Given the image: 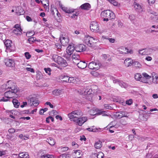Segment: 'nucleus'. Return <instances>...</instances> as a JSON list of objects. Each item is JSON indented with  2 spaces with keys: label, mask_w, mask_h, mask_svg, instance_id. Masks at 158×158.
<instances>
[{
  "label": "nucleus",
  "mask_w": 158,
  "mask_h": 158,
  "mask_svg": "<svg viewBox=\"0 0 158 158\" xmlns=\"http://www.w3.org/2000/svg\"><path fill=\"white\" fill-rule=\"evenodd\" d=\"M101 15L103 19V21H106L114 19L115 16L113 12L109 10L104 11L101 13Z\"/></svg>",
  "instance_id": "obj_1"
},
{
  "label": "nucleus",
  "mask_w": 158,
  "mask_h": 158,
  "mask_svg": "<svg viewBox=\"0 0 158 158\" xmlns=\"http://www.w3.org/2000/svg\"><path fill=\"white\" fill-rule=\"evenodd\" d=\"M82 113L80 110H76L69 113L68 114V116L71 120L76 122L79 117L82 115Z\"/></svg>",
  "instance_id": "obj_2"
},
{
  "label": "nucleus",
  "mask_w": 158,
  "mask_h": 158,
  "mask_svg": "<svg viewBox=\"0 0 158 158\" xmlns=\"http://www.w3.org/2000/svg\"><path fill=\"white\" fill-rule=\"evenodd\" d=\"M98 40L97 38H94L89 35L85 36L84 41L85 43L89 47H93L94 44L98 42Z\"/></svg>",
  "instance_id": "obj_3"
},
{
  "label": "nucleus",
  "mask_w": 158,
  "mask_h": 158,
  "mask_svg": "<svg viewBox=\"0 0 158 158\" xmlns=\"http://www.w3.org/2000/svg\"><path fill=\"white\" fill-rule=\"evenodd\" d=\"M101 66L100 62L98 60H94L90 62L88 65L89 68L91 69L97 70Z\"/></svg>",
  "instance_id": "obj_4"
},
{
  "label": "nucleus",
  "mask_w": 158,
  "mask_h": 158,
  "mask_svg": "<svg viewBox=\"0 0 158 158\" xmlns=\"http://www.w3.org/2000/svg\"><path fill=\"white\" fill-rule=\"evenodd\" d=\"M4 44L6 48V51L8 52H13L15 50V47L14 45H12V42L11 40H6L4 42Z\"/></svg>",
  "instance_id": "obj_5"
},
{
  "label": "nucleus",
  "mask_w": 158,
  "mask_h": 158,
  "mask_svg": "<svg viewBox=\"0 0 158 158\" xmlns=\"http://www.w3.org/2000/svg\"><path fill=\"white\" fill-rule=\"evenodd\" d=\"M18 90H9L6 91L4 93V96H7L9 99L13 98H16L17 97V95L16 93Z\"/></svg>",
  "instance_id": "obj_6"
},
{
  "label": "nucleus",
  "mask_w": 158,
  "mask_h": 158,
  "mask_svg": "<svg viewBox=\"0 0 158 158\" xmlns=\"http://www.w3.org/2000/svg\"><path fill=\"white\" fill-rule=\"evenodd\" d=\"M90 28L92 32H98L99 31V25L96 21H93L91 22Z\"/></svg>",
  "instance_id": "obj_7"
},
{
  "label": "nucleus",
  "mask_w": 158,
  "mask_h": 158,
  "mask_svg": "<svg viewBox=\"0 0 158 158\" xmlns=\"http://www.w3.org/2000/svg\"><path fill=\"white\" fill-rule=\"evenodd\" d=\"M6 89H10V90H18L16 86V84L12 81H8L6 85Z\"/></svg>",
  "instance_id": "obj_8"
},
{
  "label": "nucleus",
  "mask_w": 158,
  "mask_h": 158,
  "mask_svg": "<svg viewBox=\"0 0 158 158\" xmlns=\"http://www.w3.org/2000/svg\"><path fill=\"white\" fill-rule=\"evenodd\" d=\"M141 77V81L143 83H148L150 84L152 83V82L149 81V80L151 78V76L148 75L146 73H143Z\"/></svg>",
  "instance_id": "obj_9"
},
{
  "label": "nucleus",
  "mask_w": 158,
  "mask_h": 158,
  "mask_svg": "<svg viewBox=\"0 0 158 158\" xmlns=\"http://www.w3.org/2000/svg\"><path fill=\"white\" fill-rule=\"evenodd\" d=\"M28 103L30 106H37L39 104V101L35 98L32 97L28 100Z\"/></svg>",
  "instance_id": "obj_10"
},
{
  "label": "nucleus",
  "mask_w": 158,
  "mask_h": 158,
  "mask_svg": "<svg viewBox=\"0 0 158 158\" xmlns=\"http://www.w3.org/2000/svg\"><path fill=\"white\" fill-rule=\"evenodd\" d=\"M87 120L88 118L87 117L83 116L81 117H79L75 122L77 125L81 126Z\"/></svg>",
  "instance_id": "obj_11"
},
{
  "label": "nucleus",
  "mask_w": 158,
  "mask_h": 158,
  "mask_svg": "<svg viewBox=\"0 0 158 158\" xmlns=\"http://www.w3.org/2000/svg\"><path fill=\"white\" fill-rule=\"evenodd\" d=\"M152 49L151 48H147L139 50V53L142 55H148L152 53Z\"/></svg>",
  "instance_id": "obj_12"
},
{
  "label": "nucleus",
  "mask_w": 158,
  "mask_h": 158,
  "mask_svg": "<svg viewBox=\"0 0 158 158\" xmlns=\"http://www.w3.org/2000/svg\"><path fill=\"white\" fill-rule=\"evenodd\" d=\"M4 62L6 66L11 67L15 66V63L14 60L10 59H5Z\"/></svg>",
  "instance_id": "obj_13"
},
{
  "label": "nucleus",
  "mask_w": 158,
  "mask_h": 158,
  "mask_svg": "<svg viewBox=\"0 0 158 158\" xmlns=\"http://www.w3.org/2000/svg\"><path fill=\"white\" fill-rule=\"evenodd\" d=\"M56 62L63 67H65L67 65L66 60L60 56L58 58V61Z\"/></svg>",
  "instance_id": "obj_14"
},
{
  "label": "nucleus",
  "mask_w": 158,
  "mask_h": 158,
  "mask_svg": "<svg viewBox=\"0 0 158 158\" xmlns=\"http://www.w3.org/2000/svg\"><path fill=\"white\" fill-rule=\"evenodd\" d=\"M135 9L137 12L139 13H142L143 12V6L137 3H135L134 4Z\"/></svg>",
  "instance_id": "obj_15"
},
{
  "label": "nucleus",
  "mask_w": 158,
  "mask_h": 158,
  "mask_svg": "<svg viewBox=\"0 0 158 158\" xmlns=\"http://www.w3.org/2000/svg\"><path fill=\"white\" fill-rule=\"evenodd\" d=\"M75 50L79 52H81L85 51L86 49V46L83 44H80L76 46Z\"/></svg>",
  "instance_id": "obj_16"
},
{
  "label": "nucleus",
  "mask_w": 158,
  "mask_h": 158,
  "mask_svg": "<svg viewBox=\"0 0 158 158\" xmlns=\"http://www.w3.org/2000/svg\"><path fill=\"white\" fill-rule=\"evenodd\" d=\"M75 50V48L73 45L70 44L66 49V52L69 55H70L73 54V52Z\"/></svg>",
  "instance_id": "obj_17"
},
{
  "label": "nucleus",
  "mask_w": 158,
  "mask_h": 158,
  "mask_svg": "<svg viewBox=\"0 0 158 158\" xmlns=\"http://www.w3.org/2000/svg\"><path fill=\"white\" fill-rule=\"evenodd\" d=\"M90 89H86L85 88H82L78 91V93L80 94L84 95H90Z\"/></svg>",
  "instance_id": "obj_18"
},
{
  "label": "nucleus",
  "mask_w": 158,
  "mask_h": 158,
  "mask_svg": "<svg viewBox=\"0 0 158 158\" xmlns=\"http://www.w3.org/2000/svg\"><path fill=\"white\" fill-rule=\"evenodd\" d=\"M75 64H77L79 68L81 69L85 68L87 65V64L85 62L81 61L77 62V63Z\"/></svg>",
  "instance_id": "obj_19"
},
{
  "label": "nucleus",
  "mask_w": 158,
  "mask_h": 158,
  "mask_svg": "<svg viewBox=\"0 0 158 158\" xmlns=\"http://www.w3.org/2000/svg\"><path fill=\"white\" fill-rule=\"evenodd\" d=\"M59 6L61 9L66 13H71L74 11V10L72 9L63 6L61 4H59Z\"/></svg>",
  "instance_id": "obj_20"
},
{
  "label": "nucleus",
  "mask_w": 158,
  "mask_h": 158,
  "mask_svg": "<svg viewBox=\"0 0 158 158\" xmlns=\"http://www.w3.org/2000/svg\"><path fill=\"white\" fill-rule=\"evenodd\" d=\"M73 155L74 158H79L82 156V153L81 150H76L74 151Z\"/></svg>",
  "instance_id": "obj_21"
},
{
  "label": "nucleus",
  "mask_w": 158,
  "mask_h": 158,
  "mask_svg": "<svg viewBox=\"0 0 158 158\" xmlns=\"http://www.w3.org/2000/svg\"><path fill=\"white\" fill-rule=\"evenodd\" d=\"M69 83H72L74 84H77L79 81V79L74 77H69Z\"/></svg>",
  "instance_id": "obj_22"
},
{
  "label": "nucleus",
  "mask_w": 158,
  "mask_h": 158,
  "mask_svg": "<svg viewBox=\"0 0 158 158\" xmlns=\"http://www.w3.org/2000/svg\"><path fill=\"white\" fill-rule=\"evenodd\" d=\"M72 58L73 63L74 64H75L77 63V62L79 61L80 57L79 55L74 54L72 55Z\"/></svg>",
  "instance_id": "obj_23"
},
{
  "label": "nucleus",
  "mask_w": 158,
  "mask_h": 158,
  "mask_svg": "<svg viewBox=\"0 0 158 158\" xmlns=\"http://www.w3.org/2000/svg\"><path fill=\"white\" fill-rule=\"evenodd\" d=\"M132 62V60L130 58H127L124 61V63L125 66L127 67L131 66Z\"/></svg>",
  "instance_id": "obj_24"
},
{
  "label": "nucleus",
  "mask_w": 158,
  "mask_h": 158,
  "mask_svg": "<svg viewBox=\"0 0 158 158\" xmlns=\"http://www.w3.org/2000/svg\"><path fill=\"white\" fill-rule=\"evenodd\" d=\"M90 5L88 3H85L81 6V8L83 10H88L90 8Z\"/></svg>",
  "instance_id": "obj_25"
},
{
  "label": "nucleus",
  "mask_w": 158,
  "mask_h": 158,
  "mask_svg": "<svg viewBox=\"0 0 158 158\" xmlns=\"http://www.w3.org/2000/svg\"><path fill=\"white\" fill-rule=\"evenodd\" d=\"M19 158H28V154L27 152H22L19 154Z\"/></svg>",
  "instance_id": "obj_26"
},
{
  "label": "nucleus",
  "mask_w": 158,
  "mask_h": 158,
  "mask_svg": "<svg viewBox=\"0 0 158 158\" xmlns=\"http://www.w3.org/2000/svg\"><path fill=\"white\" fill-rule=\"evenodd\" d=\"M47 141L51 145H54L55 143L54 139L51 137H49L47 139Z\"/></svg>",
  "instance_id": "obj_27"
},
{
  "label": "nucleus",
  "mask_w": 158,
  "mask_h": 158,
  "mask_svg": "<svg viewBox=\"0 0 158 158\" xmlns=\"http://www.w3.org/2000/svg\"><path fill=\"white\" fill-rule=\"evenodd\" d=\"M62 90L59 89H56L52 91V94L53 95L58 96L61 94Z\"/></svg>",
  "instance_id": "obj_28"
},
{
  "label": "nucleus",
  "mask_w": 158,
  "mask_h": 158,
  "mask_svg": "<svg viewBox=\"0 0 158 158\" xmlns=\"http://www.w3.org/2000/svg\"><path fill=\"white\" fill-rule=\"evenodd\" d=\"M123 50L125 51L126 52L121 51L120 53L121 54H124L127 53H129L131 54L133 53V51L132 50H130V51H128V49L127 48L123 47Z\"/></svg>",
  "instance_id": "obj_29"
},
{
  "label": "nucleus",
  "mask_w": 158,
  "mask_h": 158,
  "mask_svg": "<svg viewBox=\"0 0 158 158\" xmlns=\"http://www.w3.org/2000/svg\"><path fill=\"white\" fill-rule=\"evenodd\" d=\"M98 115H102L103 116H108V115L106 114L105 111L102 110H98Z\"/></svg>",
  "instance_id": "obj_30"
},
{
  "label": "nucleus",
  "mask_w": 158,
  "mask_h": 158,
  "mask_svg": "<svg viewBox=\"0 0 158 158\" xmlns=\"http://www.w3.org/2000/svg\"><path fill=\"white\" fill-rule=\"evenodd\" d=\"M15 107L16 108H18L20 103L18 102V101L16 99H13L12 101Z\"/></svg>",
  "instance_id": "obj_31"
},
{
  "label": "nucleus",
  "mask_w": 158,
  "mask_h": 158,
  "mask_svg": "<svg viewBox=\"0 0 158 158\" xmlns=\"http://www.w3.org/2000/svg\"><path fill=\"white\" fill-rule=\"evenodd\" d=\"M102 142L100 141H98L95 143L94 144L95 148L97 149H99L102 147Z\"/></svg>",
  "instance_id": "obj_32"
},
{
  "label": "nucleus",
  "mask_w": 158,
  "mask_h": 158,
  "mask_svg": "<svg viewBox=\"0 0 158 158\" xmlns=\"http://www.w3.org/2000/svg\"><path fill=\"white\" fill-rule=\"evenodd\" d=\"M118 84L121 87L124 88H126L128 85L126 82L122 81H120V82H118Z\"/></svg>",
  "instance_id": "obj_33"
},
{
  "label": "nucleus",
  "mask_w": 158,
  "mask_h": 158,
  "mask_svg": "<svg viewBox=\"0 0 158 158\" xmlns=\"http://www.w3.org/2000/svg\"><path fill=\"white\" fill-rule=\"evenodd\" d=\"M95 127L93 126L89 128H87L86 129L89 131L93 132H97L98 131V129L97 128H94Z\"/></svg>",
  "instance_id": "obj_34"
},
{
  "label": "nucleus",
  "mask_w": 158,
  "mask_h": 158,
  "mask_svg": "<svg viewBox=\"0 0 158 158\" xmlns=\"http://www.w3.org/2000/svg\"><path fill=\"white\" fill-rule=\"evenodd\" d=\"M142 75L139 73H138L135 75V78L137 81H141Z\"/></svg>",
  "instance_id": "obj_35"
},
{
  "label": "nucleus",
  "mask_w": 158,
  "mask_h": 158,
  "mask_svg": "<svg viewBox=\"0 0 158 158\" xmlns=\"http://www.w3.org/2000/svg\"><path fill=\"white\" fill-rule=\"evenodd\" d=\"M52 59L55 62H56L58 61V59L60 56L56 54H53L51 55Z\"/></svg>",
  "instance_id": "obj_36"
},
{
  "label": "nucleus",
  "mask_w": 158,
  "mask_h": 158,
  "mask_svg": "<svg viewBox=\"0 0 158 158\" xmlns=\"http://www.w3.org/2000/svg\"><path fill=\"white\" fill-rule=\"evenodd\" d=\"M152 82L155 84L158 83V77L156 76H152Z\"/></svg>",
  "instance_id": "obj_37"
},
{
  "label": "nucleus",
  "mask_w": 158,
  "mask_h": 158,
  "mask_svg": "<svg viewBox=\"0 0 158 158\" xmlns=\"http://www.w3.org/2000/svg\"><path fill=\"white\" fill-rule=\"evenodd\" d=\"M13 31L14 33L17 35H20L22 33V30H20L14 29Z\"/></svg>",
  "instance_id": "obj_38"
},
{
  "label": "nucleus",
  "mask_w": 158,
  "mask_h": 158,
  "mask_svg": "<svg viewBox=\"0 0 158 158\" xmlns=\"http://www.w3.org/2000/svg\"><path fill=\"white\" fill-rule=\"evenodd\" d=\"M89 112L91 115H94L96 114L98 115V111H97V112H96L94 110H89Z\"/></svg>",
  "instance_id": "obj_39"
},
{
  "label": "nucleus",
  "mask_w": 158,
  "mask_h": 158,
  "mask_svg": "<svg viewBox=\"0 0 158 158\" xmlns=\"http://www.w3.org/2000/svg\"><path fill=\"white\" fill-rule=\"evenodd\" d=\"M70 156L69 154H64L59 156V158H70Z\"/></svg>",
  "instance_id": "obj_40"
},
{
  "label": "nucleus",
  "mask_w": 158,
  "mask_h": 158,
  "mask_svg": "<svg viewBox=\"0 0 158 158\" xmlns=\"http://www.w3.org/2000/svg\"><path fill=\"white\" fill-rule=\"evenodd\" d=\"M41 2L45 6L44 7V8H45L47 9V7L46 5V3L48 4V5H49V3H48V0H41Z\"/></svg>",
  "instance_id": "obj_41"
},
{
  "label": "nucleus",
  "mask_w": 158,
  "mask_h": 158,
  "mask_svg": "<svg viewBox=\"0 0 158 158\" xmlns=\"http://www.w3.org/2000/svg\"><path fill=\"white\" fill-rule=\"evenodd\" d=\"M61 78L62 79V81H64L66 82H69V77L68 76H63Z\"/></svg>",
  "instance_id": "obj_42"
},
{
  "label": "nucleus",
  "mask_w": 158,
  "mask_h": 158,
  "mask_svg": "<svg viewBox=\"0 0 158 158\" xmlns=\"http://www.w3.org/2000/svg\"><path fill=\"white\" fill-rule=\"evenodd\" d=\"M41 158H54V156L53 155H45L41 156Z\"/></svg>",
  "instance_id": "obj_43"
},
{
  "label": "nucleus",
  "mask_w": 158,
  "mask_h": 158,
  "mask_svg": "<svg viewBox=\"0 0 158 158\" xmlns=\"http://www.w3.org/2000/svg\"><path fill=\"white\" fill-rule=\"evenodd\" d=\"M120 114L122 117V118L123 117H127V113L125 111H119Z\"/></svg>",
  "instance_id": "obj_44"
},
{
  "label": "nucleus",
  "mask_w": 158,
  "mask_h": 158,
  "mask_svg": "<svg viewBox=\"0 0 158 158\" xmlns=\"http://www.w3.org/2000/svg\"><path fill=\"white\" fill-rule=\"evenodd\" d=\"M35 40L36 38L34 37L30 38L28 39V42L31 44L33 43Z\"/></svg>",
  "instance_id": "obj_45"
},
{
  "label": "nucleus",
  "mask_w": 158,
  "mask_h": 158,
  "mask_svg": "<svg viewBox=\"0 0 158 158\" xmlns=\"http://www.w3.org/2000/svg\"><path fill=\"white\" fill-rule=\"evenodd\" d=\"M134 65L136 68H140L141 67V65L140 63L138 61H135L134 63Z\"/></svg>",
  "instance_id": "obj_46"
},
{
  "label": "nucleus",
  "mask_w": 158,
  "mask_h": 158,
  "mask_svg": "<svg viewBox=\"0 0 158 158\" xmlns=\"http://www.w3.org/2000/svg\"><path fill=\"white\" fill-rule=\"evenodd\" d=\"M44 70L45 72L47 73H48L49 75H51V69L50 68H44Z\"/></svg>",
  "instance_id": "obj_47"
},
{
  "label": "nucleus",
  "mask_w": 158,
  "mask_h": 158,
  "mask_svg": "<svg viewBox=\"0 0 158 158\" xmlns=\"http://www.w3.org/2000/svg\"><path fill=\"white\" fill-rule=\"evenodd\" d=\"M110 2L112 4H113L114 6H120V4L118 3V2L115 0H112Z\"/></svg>",
  "instance_id": "obj_48"
},
{
  "label": "nucleus",
  "mask_w": 158,
  "mask_h": 158,
  "mask_svg": "<svg viewBox=\"0 0 158 158\" xmlns=\"http://www.w3.org/2000/svg\"><path fill=\"white\" fill-rule=\"evenodd\" d=\"M54 11L57 12V14L58 15V11L57 10L54 8H51V13L52 15H54L55 12Z\"/></svg>",
  "instance_id": "obj_49"
},
{
  "label": "nucleus",
  "mask_w": 158,
  "mask_h": 158,
  "mask_svg": "<svg viewBox=\"0 0 158 158\" xmlns=\"http://www.w3.org/2000/svg\"><path fill=\"white\" fill-rule=\"evenodd\" d=\"M65 40L67 41V44L68 41V39H67V38H64V37L62 38V40L61 39H60V42H61V44H63V45H66V42L65 43V44L64 43V41H65Z\"/></svg>",
  "instance_id": "obj_50"
},
{
  "label": "nucleus",
  "mask_w": 158,
  "mask_h": 158,
  "mask_svg": "<svg viewBox=\"0 0 158 158\" xmlns=\"http://www.w3.org/2000/svg\"><path fill=\"white\" fill-rule=\"evenodd\" d=\"M114 116L118 118H122L121 115L120 114L119 111L116 112L114 114Z\"/></svg>",
  "instance_id": "obj_51"
},
{
  "label": "nucleus",
  "mask_w": 158,
  "mask_h": 158,
  "mask_svg": "<svg viewBox=\"0 0 158 158\" xmlns=\"http://www.w3.org/2000/svg\"><path fill=\"white\" fill-rule=\"evenodd\" d=\"M9 98L6 96H5L3 97L1 100L0 101L3 102H6L9 100Z\"/></svg>",
  "instance_id": "obj_52"
},
{
  "label": "nucleus",
  "mask_w": 158,
  "mask_h": 158,
  "mask_svg": "<svg viewBox=\"0 0 158 158\" xmlns=\"http://www.w3.org/2000/svg\"><path fill=\"white\" fill-rule=\"evenodd\" d=\"M98 158H103L104 156V154L102 152H98Z\"/></svg>",
  "instance_id": "obj_53"
},
{
  "label": "nucleus",
  "mask_w": 158,
  "mask_h": 158,
  "mask_svg": "<svg viewBox=\"0 0 158 158\" xmlns=\"http://www.w3.org/2000/svg\"><path fill=\"white\" fill-rule=\"evenodd\" d=\"M103 37L104 39L108 40H109V42L111 43H114L115 41V39L113 38H106L105 37H104V36H103Z\"/></svg>",
  "instance_id": "obj_54"
},
{
  "label": "nucleus",
  "mask_w": 158,
  "mask_h": 158,
  "mask_svg": "<svg viewBox=\"0 0 158 158\" xmlns=\"http://www.w3.org/2000/svg\"><path fill=\"white\" fill-rule=\"evenodd\" d=\"M24 55L26 58L27 59H29L31 56V55L28 52H25Z\"/></svg>",
  "instance_id": "obj_55"
},
{
  "label": "nucleus",
  "mask_w": 158,
  "mask_h": 158,
  "mask_svg": "<svg viewBox=\"0 0 158 158\" xmlns=\"http://www.w3.org/2000/svg\"><path fill=\"white\" fill-rule=\"evenodd\" d=\"M132 103V100L131 99L127 100L126 101V104L128 105H130Z\"/></svg>",
  "instance_id": "obj_56"
},
{
  "label": "nucleus",
  "mask_w": 158,
  "mask_h": 158,
  "mask_svg": "<svg viewBox=\"0 0 158 158\" xmlns=\"http://www.w3.org/2000/svg\"><path fill=\"white\" fill-rule=\"evenodd\" d=\"M26 69L27 71H30V72H31L32 73H33L35 72L34 69L31 68L27 67L26 68Z\"/></svg>",
  "instance_id": "obj_57"
},
{
  "label": "nucleus",
  "mask_w": 158,
  "mask_h": 158,
  "mask_svg": "<svg viewBox=\"0 0 158 158\" xmlns=\"http://www.w3.org/2000/svg\"><path fill=\"white\" fill-rule=\"evenodd\" d=\"M56 48L57 49H61L62 46L59 43H57L55 44Z\"/></svg>",
  "instance_id": "obj_58"
},
{
  "label": "nucleus",
  "mask_w": 158,
  "mask_h": 158,
  "mask_svg": "<svg viewBox=\"0 0 158 158\" xmlns=\"http://www.w3.org/2000/svg\"><path fill=\"white\" fill-rule=\"evenodd\" d=\"M72 145L74 147V148H78V145L75 142H73L72 143Z\"/></svg>",
  "instance_id": "obj_59"
},
{
  "label": "nucleus",
  "mask_w": 158,
  "mask_h": 158,
  "mask_svg": "<svg viewBox=\"0 0 158 158\" xmlns=\"http://www.w3.org/2000/svg\"><path fill=\"white\" fill-rule=\"evenodd\" d=\"M15 29H17L18 30H22L20 27V26L18 24H16L15 25Z\"/></svg>",
  "instance_id": "obj_60"
},
{
  "label": "nucleus",
  "mask_w": 158,
  "mask_h": 158,
  "mask_svg": "<svg viewBox=\"0 0 158 158\" xmlns=\"http://www.w3.org/2000/svg\"><path fill=\"white\" fill-rule=\"evenodd\" d=\"M6 154V151H0V156H4Z\"/></svg>",
  "instance_id": "obj_61"
},
{
  "label": "nucleus",
  "mask_w": 158,
  "mask_h": 158,
  "mask_svg": "<svg viewBox=\"0 0 158 158\" xmlns=\"http://www.w3.org/2000/svg\"><path fill=\"white\" fill-rule=\"evenodd\" d=\"M9 132L11 133H13L15 132V130L14 128H10L8 130Z\"/></svg>",
  "instance_id": "obj_62"
},
{
  "label": "nucleus",
  "mask_w": 158,
  "mask_h": 158,
  "mask_svg": "<svg viewBox=\"0 0 158 158\" xmlns=\"http://www.w3.org/2000/svg\"><path fill=\"white\" fill-rule=\"evenodd\" d=\"M91 73L92 75L94 76H97L98 75V73L95 71H93L91 72Z\"/></svg>",
  "instance_id": "obj_63"
},
{
  "label": "nucleus",
  "mask_w": 158,
  "mask_h": 158,
  "mask_svg": "<svg viewBox=\"0 0 158 158\" xmlns=\"http://www.w3.org/2000/svg\"><path fill=\"white\" fill-rule=\"evenodd\" d=\"M78 13H76L75 14H74L71 16V17L73 18H75V19H77V16H78Z\"/></svg>",
  "instance_id": "obj_64"
}]
</instances>
